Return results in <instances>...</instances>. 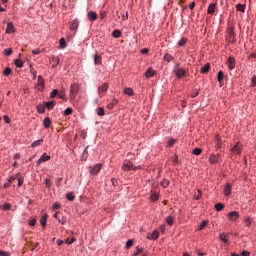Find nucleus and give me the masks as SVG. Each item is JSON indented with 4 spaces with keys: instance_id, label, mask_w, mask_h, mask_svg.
<instances>
[{
    "instance_id": "obj_43",
    "label": "nucleus",
    "mask_w": 256,
    "mask_h": 256,
    "mask_svg": "<svg viewBox=\"0 0 256 256\" xmlns=\"http://www.w3.org/2000/svg\"><path fill=\"white\" fill-rule=\"evenodd\" d=\"M16 179H18V187H21L23 185V181H24L23 176H21V174H19V176H17Z\"/></svg>"
},
{
    "instance_id": "obj_41",
    "label": "nucleus",
    "mask_w": 256,
    "mask_h": 256,
    "mask_svg": "<svg viewBox=\"0 0 256 256\" xmlns=\"http://www.w3.org/2000/svg\"><path fill=\"white\" fill-rule=\"evenodd\" d=\"M67 47V42H65V38L60 39V49H65Z\"/></svg>"
},
{
    "instance_id": "obj_34",
    "label": "nucleus",
    "mask_w": 256,
    "mask_h": 256,
    "mask_svg": "<svg viewBox=\"0 0 256 256\" xmlns=\"http://www.w3.org/2000/svg\"><path fill=\"white\" fill-rule=\"evenodd\" d=\"M45 105H43V104H39L38 106H37V111H38V113H45Z\"/></svg>"
},
{
    "instance_id": "obj_48",
    "label": "nucleus",
    "mask_w": 256,
    "mask_h": 256,
    "mask_svg": "<svg viewBox=\"0 0 256 256\" xmlns=\"http://www.w3.org/2000/svg\"><path fill=\"white\" fill-rule=\"evenodd\" d=\"M159 199V194H152L151 196H150V201H153V202H155V201H157Z\"/></svg>"
},
{
    "instance_id": "obj_21",
    "label": "nucleus",
    "mask_w": 256,
    "mask_h": 256,
    "mask_svg": "<svg viewBox=\"0 0 256 256\" xmlns=\"http://www.w3.org/2000/svg\"><path fill=\"white\" fill-rule=\"evenodd\" d=\"M224 195H226L227 197H229V195H231V184H226V186L224 188Z\"/></svg>"
},
{
    "instance_id": "obj_44",
    "label": "nucleus",
    "mask_w": 256,
    "mask_h": 256,
    "mask_svg": "<svg viewBox=\"0 0 256 256\" xmlns=\"http://www.w3.org/2000/svg\"><path fill=\"white\" fill-rule=\"evenodd\" d=\"M59 223H61L62 225H65V223H67V217H65V216H60V218H59Z\"/></svg>"
},
{
    "instance_id": "obj_40",
    "label": "nucleus",
    "mask_w": 256,
    "mask_h": 256,
    "mask_svg": "<svg viewBox=\"0 0 256 256\" xmlns=\"http://www.w3.org/2000/svg\"><path fill=\"white\" fill-rule=\"evenodd\" d=\"M94 63L96 65H100L101 63V56H98L97 54L94 55Z\"/></svg>"
},
{
    "instance_id": "obj_39",
    "label": "nucleus",
    "mask_w": 256,
    "mask_h": 256,
    "mask_svg": "<svg viewBox=\"0 0 256 256\" xmlns=\"http://www.w3.org/2000/svg\"><path fill=\"white\" fill-rule=\"evenodd\" d=\"M57 95H59V90L54 89V90L50 93V98H51V99H55V97H57Z\"/></svg>"
},
{
    "instance_id": "obj_61",
    "label": "nucleus",
    "mask_w": 256,
    "mask_h": 256,
    "mask_svg": "<svg viewBox=\"0 0 256 256\" xmlns=\"http://www.w3.org/2000/svg\"><path fill=\"white\" fill-rule=\"evenodd\" d=\"M199 95V90H195L194 92L191 93V97L194 99V97H197Z\"/></svg>"
},
{
    "instance_id": "obj_13",
    "label": "nucleus",
    "mask_w": 256,
    "mask_h": 256,
    "mask_svg": "<svg viewBox=\"0 0 256 256\" xmlns=\"http://www.w3.org/2000/svg\"><path fill=\"white\" fill-rule=\"evenodd\" d=\"M88 19L89 21H97V13L93 11L88 12Z\"/></svg>"
},
{
    "instance_id": "obj_54",
    "label": "nucleus",
    "mask_w": 256,
    "mask_h": 256,
    "mask_svg": "<svg viewBox=\"0 0 256 256\" xmlns=\"http://www.w3.org/2000/svg\"><path fill=\"white\" fill-rule=\"evenodd\" d=\"M62 215H63V214H61V212H56V213L54 214V218L59 221V219H61V216H62Z\"/></svg>"
},
{
    "instance_id": "obj_29",
    "label": "nucleus",
    "mask_w": 256,
    "mask_h": 256,
    "mask_svg": "<svg viewBox=\"0 0 256 256\" xmlns=\"http://www.w3.org/2000/svg\"><path fill=\"white\" fill-rule=\"evenodd\" d=\"M47 217H49L47 214H45L44 216H42V218L40 219V223L42 225V227H45V225H47Z\"/></svg>"
},
{
    "instance_id": "obj_15",
    "label": "nucleus",
    "mask_w": 256,
    "mask_h": 256,
    "mask_svg": "<svg viewBox=\"0 0 256 256\" xmlns=\"http://www.w3.org/2000/svg\"><path fill=\"white\" fill-rule=\"evenodd\" d=\"M155 75V71L152 70L151 68H148L146 73H145V77L147 79H151V77H153Z\"/></svg>"
},
{
    "instance_id": "obj_63",
    "label": "nucleus",
    "mask_w": 256,
    "mask_h": 256,
    "mask_svg": "<svg viewBox=\"0 0 256 256\" xmlns=\"http://www.w3.org/2000/svg\"><path fill=\"white\" fill-rule=\"evenodd\" d=\"M33 55H40L41 49L32 50Z\"/></svg>"
},
{
    "instance_id": "obj_22",
    "label": "nucleus",
    "mask_w": 256,
    "mask_h": 256,
    "mask_svg": "<svg viewBox=\"0 0 256 256\" xmlns=\"http://www.w3.org/2000/svg\"><path fill=\"white\" fill-rule=\"evenodd\" d=\"M45 107H46V109H48V111H51V109H53V107H55V101L46 102Z\"/></svg>"
},
{
    "instance_id": "obj_11",
    "label": "nucleus",
    "mask_w": 256,
    "mask_h": 256,
    "mask_svg": "<svg viewBox=\"0 0 256 256\" xmlns=\"http://www.w3.org/2000/svg\"><path fill=\"white\" fill-rule=\"evenodd\" d=\"M147 239H159V231L154 230L153 233H148L147 234Z\"/></svg>"
},
{
    "instance_id": "obj_50",
    "label": "nucleus",
    "mask_w": 256,
    "mask_h": 256,
    "mask_svg": "<svg viewBox=\"0 0 256 256\" xmlns=\"http://www.w3.org/2000/svg\"><path fill=\"white\" fill-rule=\"evenodd\" d=\"M66 243H67L68 245H73V243H75V237L66 238Z\"/></svg>"
},
{
    "instance_id": "obj_4",
    "label": "nucleus",
    "mask_w": 256,
    "mask_h": 256,
    "mask_svg": "<svg viewBox=\"0 0 256 256\" xmlns=\"http://www.w3.org/2000/svg\"><path fill=\"white\" fill-rule=\"evenodd\" d=\"M230 151L234 155H241L243 151V145L241 144V142H237Z\"/></svg>"
},
{
    "instance_id": "obj_17",
    "label": "nucleus",
    "mask_w": 256,
    "mask_h": 256,
    "mask_svg": "<svg viewBox=\"0 0 256 256\" xmlns=\"http://www.w3.org/2000/svg\"><path fill=\"white\" fill-rule=\"evenodd\" d=\"M209 69H211V65L207 63L201 68L200 73L207 74L209 73Z\"/></svg>"
},
{
    "instance_id": "obj_56",
    "label": "nucleus",
    "mask_w": 256,
    "mask_h": 256,
    "mask_svg": "<svg viewBox=\"0 0 256 256\" xmlns=\"http://www.w3.org/2000/svg\"><path fill=\"white\" fill-rule=\"evenodd\" d=\"M17 177H19V173L16 174L15 176L10 177V179L8 180L9 183H13V181H15V179H17Z\"/></svg>"
},
{
    "instance_id": "obj_36",
    "label": "nucleus",
    "mask_w": 256,
    "mask_h": 256,
    "mask_svg": "<svg viewBox=\"0 0 256 256\" xmlns=\"http://www.w3.org/2000/svg\"><path fill=\"white\" fill-rule=\"evenodd\" d=\"M186 43H187V38H181L178 41V47H183V46H185Z\"/></svg>"
},
{
    "instance_id": "obj_18",
    "label": "nucleus",
    "mask_w": 256,
    "mask_h": 256,
    "mask_svg": "<svg viewBox=\"0 0 256 256\" xmlns=\"http://www.w3.org/2000/svg\"><path fill=\"white\" fill-rule=\"evenodd\" d=\"M117 103H119V100H117L116 98H113L112 101L107 105V109H113V107H115V105H117Z\"/></svg>"
},
{
    "instance_id": "obj_33",
    "label": "nucleus",
    "mask_w": 256,
    "mask_h": 256,
    "mask_svg": "<svg viewBox=\"0 0 256 256\" xmlns=\"http://www.w3.org/2000/svg\"><path fill=\"white\" fill-rule=\"evenodd\" d=\"M14 63L15 66L18 67V69H21V67H23V61L21 59H16Z\"/></svg>"
},
{
    "instance_id": "obj_2",
    "label": "nucleus",
    "mask_w": 256,
    "mask_h": 256,
    "mask_svg": "<svg viewBox=\"0 0 256 256\" xmlns=\"http://www.w3.org/2000/svg\"><path fill=\"white\" fill-rule=\"evenodd\" d=\"M122 169L123 171H137V169H139V166H133V163H131V161H124Z\"/></svg>"
},
{
    "instance_id": "obj_47",
    "label": "nucleus",
    "mask_w": 256,
    "mask_h": 256,
    "mask_svg": "<svg viewBox=\"0 0 256 256\" xmlns=\"http://www.w3.org/2000/svg\"><path fill=\"white\" fill-rule=\"evenodd\" d=\"M52 61H54V64L52 65V67H57V65H59V57H53Z\"/></svg>"
},
{
    "instance_id": "obj_10",
    "label": "nucleus",
    "mask_w": 256,
    "mask_h": 256,
    "mask_svg": "<svg viewBox=\"0 0 256 256\" xmlns=\"http://www.w3.org/2000/svg\"><path fill=\"white\" fill-rule=\"evenodd\" d=\"M49 159H51V156L47 155L46 153H44L37 161L38 165H41V163H45V161H49Z\"/></svg>"
},
{
    "instance_id": "obj_49",
    "label": "nucleus",
    "mask_w": 256,
    "mask_h": 256,
    "mask_svg": "<svg viewBox=\"0 0 256 256\" xmlns=\"http://www.w3.org/2000/svg\"><path fill=\"white\" fill-rule=\"evenodd\" d=\"M11 73H12L11 68H9V67L5 68V70H4L5 77H9V75H11Z\"/></svg>"
},
{
    "instance_id": "obj_57",
    "label": "nucleus",
    "mask_w": 256,
    "mask_h": 256,
    "mask_svg": "<svg viewBox=\"0 0 256 256\" xmlns=\"http://www.w3.org/2000/svg\"><path fill=\"white\" fill-rule=\"evenodd\" d=\"M37 223V220L36 219H32L29 221V225L30 227H35V224Z\"/></svg>"
},
{
    "instance_id": "obj_51",
    "label": "nucleus",
    "mask_w": 256,
    "mask_h": 256,
    "mask_svg": "<svg viewBox=\"0 0 256 256\" xmlns=\"http://www.w3.org/2000/svg\"><path fill=\"white\" fill-rule=\"evenodd\" d=\"M4 54L9 57V55H12L13 54V50L11 48H8V49H5L4 50Z\"/></svg>"
},
{
    "instance_id": "obj_35",
    "label": "nucleus",
    "mask_w": 256,
    "mask_h": 256,
    "mask_svg": "<svg viewBox=\"0 0 256 256\" xmlns=\"http://www.w3.org/2000/svg\"><path fill=\"white\" fill-rule=\"evenodd\" d=\"M112 36L115 39H119V37H121V31L120 30H114L113 33H112Z\"/></svg>"
},
{
    "instance_id": "obj_27",
    "label": "nucleus",
    "mask_w": 256,
    "mask_h": 256,
    "mask_svg": "<svg viewBox=\"0 0 256 256\" xmlns=\"http://www.w3.org/2000/svg\"><path fill=\"white\" fill-rule=\"evenodd\" d=\"M173 56L169 53L164 54V61H167V63H171L173 61Z\"/></svg>"
},
{
    "instance_id": "obj_32",
    "label": "nucleus",
    "mask_w": 256,
    "mask_h": 256,
    "mask_svg": "<svg viewBox=\"0 0 256 256\" xmlns=\"http://www.w3.org/2000/svg\"><path fill=\"white\" fill-rule=\"evenodd\" d=\"M161 186L164 188V189H167L169 187V180L168 179H163L161 181Z\"/></svg>"
},
{
    "instance_id": "obj_42",
    "label": "nucleus",
    "mask_w": 256,
    "mask_h": 256,
    "mask_svg": "<svg viewBox=\"0 0 256 256\" xmlns=\"http://www.w3.org/2000/svg\"><path fill=\"white\" fill-rule=\"evenodd\" d=\"M214 207H215L216 211H221L225 207V205H223V203H217V204H215Z\"/></svg>"
},
{
    "instance_id": "obj_5",
    "label": "nucleus",
    "mask_w": 256,
    "mask_h": 256,
    "mask_svg": "<svg viewBox=\"0 0 256 256\" xmlns=\"http://www.w3.org/2000/svg\"><path fill=\"white\" fill-rule=\"evenodd\" d=\"M109 89V84L103 83L99 88H98V95L99 97H105V93H107V90Z\"/></svg>"
},
{
    "instance_id": "obj_53",
    "label": "nucleus",
    "mask_w": 256,
    "mask_h": 256,
    "mask_svg": "<svg viewBox=\"0 0 256 256\" xmlns=\"http://www.w3.org/2000/svg\"><path fill=\"white\" fill-rule=\"evenodd\" d=\"M130 247H133V240H128L126 242V249H130Z\"/></svg>"
},
{
    "instance_id": "obj_9",
    "label": "nucleus",
    "mask_w": 256,
    "mask_h": 256,
    "mask_svg": "<svg viewBox=\"0 0 256 256\" xmlns=\"http://www.w3.org/2000/svg\"><path fill=\"white\" fill-rule=\"evenodd\" d=\"M228 217H229L230 221H237V219H239V212L232 211V212L228 213Z\"/></svg>"
},
{
    "instance_id": "obj_26",
    "label": "nucleus",
    "mask_w": 256,
    "mask_h": 256,
    "mask_svg": "<svg viewBox=\"0 0 256 256\" xmlns=\"http://www.w3.org/2000/svg\"><path fill=\"white\" fill-rule=\"evenodd\" d=\"M39 145H43V139H39V140L34 141V142L31 144V147H32V148H35V147H39Z\"/></svg>"
},
{
    "instance_id": "obj_20",
    "label": "nucleus",
    "mask_w": 256,
    "mask_h": 256,
    "mask_svg": "<svg viewBox=\"0 0 256 256\" xmlns=\"http://www.w3.org/2000/svg\"><path fill=\"white\" fill-rule=\"evenodd\" d=\"M123 93L125 95H128L129 97H133V95H135V93L133 92V88H124Z\"/></svg>"
},
{
    "instance_id": "obj_16",
    "label": "nucleus",
    "mask_w": 256,
    "mask_h": 256,
    "mask_svg": "<svg viewBox=\"0 0 256 256\" xmlns=\"http://www.w3.org/2000/svg\"><path fill=\"white\" fill-rule=\"evenodd\" d=\"M43 125L45 129H49L51 127V119L49 117L44 118Z\"/></svg>"
},
{
    "instance_id": "obj_28",
    "label": "nucleus",
    "mask_w": 256,
    "mask_h": 256,
    "mask_svg": "<svg viewBox=\"0 0 256 256\" xmlns=\"http://www.w3.org/2000/svg\"><path fill=\"white\" fill-rule=\"evenodd\" d=\"M229 41L230 43H235V32L232 30L229 31Z\"/></svg>"
},
{
    "instance_id": "obj_58",
    "label": "nucleus",
    "mask_w": 256,
    "mask_h": 256,
    "mask_svg": "<svg viewBox=\"0 0 256 256\" xmlns=\"http://www.w3.org/2000/svg\"><path fill=\"white\" fill-rule=\"evenodd\" d=\"M172 161H173V163H179V156L174 155V156L172 157Z\"/></svg>"
},
{
    "instance_id": "obj_37",
    "label": "nucleus",
    "mask_w": 256,
    "mask_h": 256,
    "mask_svg": "<svg viewBox=\"0 0 256 256\" xmlns=\"http://www.w3.org/2000/svg\"><path fill=\"white\" fill-rule=\"evenodd\" d=\"M236 9H237V11H240L241 13H245V5H243V4H238L236 6Z\"/></svg>"
},
{
    "instance_id": "obj_60",
    "label": "nucleus",
    "mask_w": 256,
    "mask_h": 256,
    "mask_svg": "<svg viewBox=\"0 0 256 256\" xmlns=\"http://www.w3.org/2000/svg\"><path fill=\"white\" fill-rule=\"evenodd\" d=\"M38 84L41 85V87H43V84H44L43 77L38 76Z\"/></svg>"
},
{
    "instance_id": "obj_19",
    "label": "nucleus",
    "mask_w": 256,
    "mask_h": 256,
    "mask_svg": "<svg viewBox=\"0 0 256 256\" xmlns=\"http://www.w3.org/2000/svg\"><path fill=\"white\" fill-rule=\"evenodd\" d=\"M167 225H169L170 227L175 223V217L173 216H168L165 219Z\"/></svg>"
},
{
    "instance_id": "obj_38",
    "label": "nucleus",
    "mask_w": 256,
    "mask_h": 256,
    "mask_svg": "<svg viewBox=\"0 0 256 256\" xmlns=\"http://www.w3.org/2000/svg\"><path fill=\"white\" fill-rule=\"evenodd\" d=\"M205 227H207V221H202L201 224L198 227V231H203V229H205Z\"/></svg>"
},
{
    "instance_id": "obj_1",
    "label": "nucleus",
    "mask_w": 256,
    "mask_h": 256,
    "mask_svg": "<svg viewBox=\"0 0 256 256\" xmlns=\"http://www.w3.org/2000/svg\"><path fill=\"white\" fill-rule=\"evenodd\" d=\"M173 73L177 79H183V77L187 76V70L181 68L179 63L174 66Z\"/></svg>"
},
{
    "instance_id": "obj_24",
    "label": "nucleus",
    "mask_w": 256,
    "mask_h": 256,
    "mask_svg": "<svg viewBox=\"0 0 256 256\" xmlns=\"http://www.w3.org/2000/svg\"><path fill=\"white\" fill-rule=\"evenodd\" d=\"M219 239H220V241H222L223 243H229V240L227 239V234H225V233H221V234L219 235Z\"/></svg>"
},
{
    "instance_id": "obj_25",
    "label": "nucleus",
    "mask_w": 256,
    "mask_h": 256,
    "mask_svg": "<svg viewBox=\"0 0 256 256\" xmlns=\"http://www.w3.org/2000/svg\"><path fill=\"white\" fill-rule=\"evenodd\" d=\"M96 113L99 117H103L105 115V109L103 107H99L96 109Z\"/></svg>"
},
{
    "instance_id": "obj_7",
    "label": "nucleus",
    "mask_w": 256,
    "mask_h": 256,
    "mask_svg": "<svg viewBox=\"0 0 256 256\" xmlns=\"http://www.w3.org/2000/svg\"><path fill=\"white\" fill-rule=\"evenodd\" d=\"M219 157L220 155L219 154H212L210 157H209V161L212 165H215L217 163H219Z\"/></svg>"
},
{
    "instance_id": "obj_52",
    "label": "nucleus",
    "mask_w": 256,
    "mask_h": 256,
    "mask_svg": "<svg viewBox=\"0 0 256 256\" xmlns=\"http://www.w3.org/2000/svg\"><path fill=\"white\" fill-rule=\"evenodd\" d=\"M2 209H3L4 211H9V209H11V204L5 203L4 206L2 207Z\"/></svg>"
},
{
    "instance_id": "obj_46",
    "label": "nucleus",
    "mask_w": 256,
    "mask_h": 256,
    "mask_svg": "<svg viewBox=\"0 0 256 256\" xmlns=\"http://www.w3.org/2000/svg\"><path fill=\"white\" fill-rule=\"evenodd\" d=\"M203 153V150L201 148H195L193 150V155H201Z\"/></svg>"
},
{
    "instance_id": "obj_23",
    "label": "nucleus",
    "mask_w": 256,
    "mask_h": 256,
    "mask_svg": "<svg viewBox=\"0 0 256 256\" xmlns=\"http://www.w3.org/2000/svg\"><path fill=\"white\" fill-rule=\"evenodd\" d=\"M207 13H208V15H213V13H215V4H210L208 6Z\"/></svg>"
},
{
    "instance_id": "obj_30",
    "label": "nucleus",
    "mask_w": 256,
    "mask_h": 256,
    "mask_svg": "<svg viewBox=\"0 0 256 256\" xmlns=\"http://www.w3.org/2000/svg\"><path fill=\"white\" fill-rule=\"evenodd\" d=\"M66 199L68 201H75V194H73V192L67 193L66 194Z\"/></svg>"
},
{
    "instance_id": "obj_8",
    "label": "nucleus",
    "mask_w": 256,
    "mask_h": 256,
    "mask_svg": "<svg viewBox=\"0 0 256 256\" xmlns=\"http://www.w3.org/2000/svg\"><path fill=\"white\" fill-rule=\"evenodd\" d=\"M227 66L230 71H233V69H235V58L229 57L227 60Z\"/></svg>"
},
{
    "instance_id": "obj_59",
    "label": "nucleus",
    "mask_w": 256,
    "mask_h": 256,
    "mask_svg": "<svg viewBox=\"0 0 256 256\" xmlns=\"http://www.w3.org/2000/svg\"><path fill=\"white\" fill-rule=\"evenodd\" d=\"M3 120L5 121V123H11V119L7 115L3 116Z\"/></svg>"
},
{
    "instance_id": "obj_6",
    "label": "nucleus",
    "mask_w": 256,
    "mask_h": 256,
    "mask_svg": "<svg viewBox=\"0 0 256 256\" xmlns=\"http://www.w3.org/2000/svg\"><path fill=\"white\" fill-rule=\"evenodd\" d=\"M101 167H103L102 164H96L93 167H90V175H97L99 171H101Z\"/></svg>"
},
{
    "instance_id": "obj_64",
    "label": "nucleus",
    "mask_w": 256,
    "mask_h": 256,
    "mask_svg": "<svg viewBox=\"0 0 256 256\" xmlns=\"http://www.w3.org/2000/svg\"><path fill=\"white\" fill-rule=\"evenodd\" d=\"M252 87L256 86V76L252 77Z\"/></svg>"
},
{
    "instance_id": "obj_3",
    "label": "nucleus",
    "mask_w": 256,
    "mask_h": 256,
    "mask_svg": "<svg viewBox=\"0 0 256 256\" xmlns=\"http://www.w3.org/2000/svg\"><path fill=\"white\" fill-rule=\"evenodd\" d=\"M79 93V85L78 84H72L70 86V99L73 100L77 97V94Z\"/></svg>"
},
{
    "instance_id": "obj_55",
    "label": "nucleus",
    "mask_w": 256,
    "mask_h": 256,
    "mask_svg": "<svg viewBox=\"0 0 256 256\" xmlns=\"http://www.w3.org/2000/svg\"><path fill=\"white\" fill-rule=\"evenodd\" d=\"M245 223H246V227H251L252 221H251V219L248 217V218H246Z\"/></svg>"
},
{
    "instance_id": "obj_31",
    "label": "nucleus",
    "mask_w": 256,
    "mask_h": 256,
    "mask_svg": "<svg viewBox=\"0 0 256 256\" xmlns=\"http://www.w3.org/2000/svg\"><path fill=\"white\" fill-rule=\"evenodd\" d=\"M224 77H225V74L223 73V71H219V72H218V76H217V80H218L220 83H223Z\"/></svg>"
},
{
    "instance_id": "obj_62",
    "label": "nucleus",
    "mask_w": 256,
    "mask_h": 256,
    "mask_svg": "<svg viewBox=\"0 0 256 256\" xmlns=\"http://www.w3.org/2000/svg\"><path fill=\"white\" fill-rule=\"evenodd\" d=\"M0 256H11L9 252L0 251Z\"/></svg>"
},
{
    "instance_id": "obj_12",
    "label": "nucleus",
    "mask_w": 256,
    "mask_h": 256,
    "mask_svg": "<svg viewBox=\"0 0 256 256\" xmlns=\"http://www.w3.org/2000/svg\"><path fill=\"white\" fill-rule=\"evenodd\" d=\"M78 27H79V20H77V19L73 20V21L71 22V24H70V29H71V31L77 30Z\"/></svg>"
},
{
    "instance_id": "obj_14",
    "label": "nucleus",
    "mask_w": 256,
    "mask_h": 256,
    "mask_svg": "<svg viewBox=\"0 0 256 256\" xmlns=\"http://www.w3.org/2000/svg\"><path fill=\"white\" fill-rule=\"evenodd\" d=\"M6 33H15V27L13 26V23L9 22L7 24Z\"/></svg>"
},
{
    "instance_id": "obj_45",
    "label": "nucleus",
    "mask_w": 256,
    "mask_h": 256,
    "mask_svg": "<svg viewBox=\"0 0 256 256\" xmlns=\"http://www.w3.org/2000/svg\"><path fill=\"white\" fill-rule=\"evenodd\" d=\"M73 114V108H66L64 111V115H72Z\"/></svg>"
}]
</instances>
